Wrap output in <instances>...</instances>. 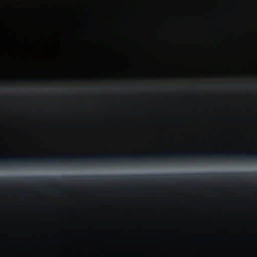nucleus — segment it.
<instances>
[{"label": "nucleus", "instance_id": "f257e3e1", "mask_svg": "<svg viewBox=\"0 0 257 257\" xmlns=\"http://www.w3.org/2000/svg\"><path fill=\"white\" fill-rule=\"evenodd\" d=\"M0 185H19V177L3 178L0 177Z\"/></svg>", "mask_w": 257, "mask_h": 257}, {"label": "nucleus", "instance_id": "f03ea898", "mask_svg": "<svg viewBox=\"0 0 257 257\" xmlns=\"http://www.w3.org/2000/svg\"><path fill=\"white\" fill-rule=\"evenodd\" d=\"M191 88H192L193 89H196V86H191Z\"/></svg>", "mask_w": 257, "mask_h": 257}]
</instances>
